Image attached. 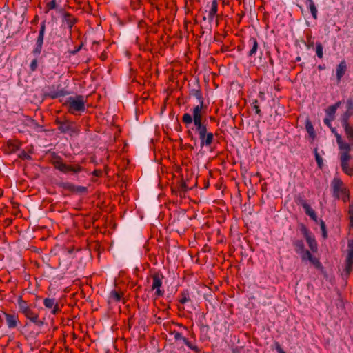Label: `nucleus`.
<instances>
[{"label":"nucleus","instance_id":"obj_21","mask_svg":"<svg viewBox=\"0 0 353 353\" xmlns=\"http://www.w3.org/2000/svg\"><path fill=\"white\" fill-rule=\"evenodd\" d=\"M307 243L312 252H316L318 245L314 235H311L305 239Z\"/></svg>","mask_w":353,"mask_h":353},{"label":"nucleus","instance_id":"obj_5","mask_svg":"<svg viewBox=\"0 0 353 353\" xmlns=\"http://www.w3.org/2000/svg\"><path fill=\"white\" fill-rule=\"evenodd\" d=\"M50 163L55 169L65 174L69 173L77 174L83 170V168L79 164H66L63 158L55 152L51 154Z\"/></svg>","mask_w":353,"mask_h":353},{"label":"nucleus","instance_id":"obj_64","mask_svg":"<svg viewBox=\"0 0 353 353\" xmlns=\"http://www.w3.org/2000/svg\"><path fill=\"white\" fill-rule=\"evenodd\" d=\"M296 61H301V57H297L296 59Z\"/></svg>","mask_w":353,"mask_h":353},{"label":"nucleus","instance_id":"obj_34","mask_svg":"<svg viewBox=\"0 0 353 353\" xmlns=\"http://www.w3.org/2000/svg\"><path fill=\"white\" fill-rule=\"evenodd\" d=\"M252 108L254 110L255 114L261 117V112L259 108V102L257 99H254L252 102Z\"/></svg>","mask_w":353,"mask_h":353},{"label":"nucleus","instance_id":"obj_63","mask_svg":"<svg viewBox=\"0 0 353 353\" xmlns=\"http://www.w3.org/2000/svg\"><path fill=\"white\" fill-rule=\"evenodd\" d=\"M3 190L1 188H0V198L3 196Z\"/></svg>","mask_w":353,"mask_h":353},{"label":"nucleus","instance_id":"obj_43","mask_svg":"<svg viewBox=\"0 0 353 353\" xmlns=\"http://www.w3.org/2000/svg\"><path fill=\"white\" fill-rule=\"evenodd\" d=\"M315 160H316V161L317 163L318 167L320 169H322L323 165V159L319 155V154L317 152L316 150H315Z\"/></svg>","mask_w":353,"mask_h":353},{"label":"nucleus","instance_id":"obj_19","mask_svg":"<svg viewBox=\"0 0 353 353\" xmlns=\"http://www.w3.org/2000/svg\"><path fill=\"white\" fill-rule=\"evenodd\" d=\"M347 70V64L345 60H343L336 67V80L337 83L341 82V78L345 74Z\"/></svg>","mask_w":353,"mask_h":353},{"label":"nucleus","instance_id":"obj_27","mask_svg":"<svg viewBox=\"0 0 353 353\" xmlns=\"http://www.w3.org/2000/svg\"><path fill=\"white\" fill-rule=\"evenodd\" d=\"M353 268V259L347 257L345 260V265L344 268V271L346 272L347 275H349L352 271Z\"/></svg>","mask_w":353,"mask_h":353},{"label":"nucleus","instance_id":"obj_48","mask_svg":"<svg viewBox=\"0 0 353 353\" xmlns=\"http://www.w3.org/2000/svg\"><path fill=\"white\" fill-rule=\"evenodd\" d=\"M350 191L349 190H345L344 191V193L343 194L341 195V199L344 202V203H346L349 200H350Z\"/></svg>","mask_w":353,"mask_h":353},{"label":"nucleus","instance_id":"obj_18","mask_svg":"<svg viewBox=\"0 0 353 353\" xmlns=\"http://www.w3.org/2000/svg\"><path fill=\"white\" fill-rule=\"evenodd\" d=\"M218 11V2L217 0H213L210 10L208 12V17L205 16L203 17V19L205 21L208 19L210 22L214 20V17L216 15Z\"/></svg>","mask_w":353,"mask_h":353},{"label":"nucleus","instance_id":"obj_33","mask_svg":"<svg viewBox=\"0 0 353 353\" xmlns=\"http://www.w3.org/2000/svg\"><path fill=\"white\" fill-rule=\"evenodd\" d=\"M308 261H310V262L314 265V266L316 268V269H319V270H321L323 268V265L321 264V263L319 261V259L315 257V256H312L311 258H310L308 259Z\"/></svg>","mask_w":353,"mask_h":353},{"label":"nucleus","instance_id":"obj_15","mask_svg":"<svg viewBox=\"0 0 353 353\" xmlns=\"http://www.w3.org/2000/svg\"><path fill=\"white\" fill-rule=\"evenodd\" d=\"M43 305L44 307L50 310V313L53 315H57L59 314L61 311L58 302L54 298H45L43 299Z\"/></svg>","mask_w":353,"mask_h":353},{"label":"nucleus","instance_id":"obj_49","mask_svg":"<svg viewBox=\"0 0 353 353\" xmlns=\"http://www.w3.org/2000/svg\"><path fill=\"white\" fill-rule=\"evenodd\" d=\"M178 190L180 193H181V192L184 193L185 192H186L187 185L185 181H180L179 187H178Z\"/></svg>","mask_w":353,"mask_h":353},{"label":"nucleus","instance_id":"obj_23","mask_svg":"<svg viewBox=\"0 0 353 353\" xmlns=\"http://www.w3.org/2000/svg\"><path fill=\"white\" fill-rule=\"evenodd\" d=\"M293 246L294 247L295 252L297 254H301V252L305 250V245L302 240H294L293 241Z\"/></svg>","mask_w":353,"mask_h":353},{"label":"nucleus","instance_id":"obj_1","mask_svg":"<svg viewBox=\"0 0 353 353\" xmlns=\"http://www.w3.org/2000/svg\"><path fill=\"white\" fill-rule=\"evenodd\" d=\"M336 143L339 150V158L342 171L347 176H353V165H350L352 155L350 152L353 148L352 141H345L342 136L336 137Z\"/></svg>","mask_w":353,"mask_h":353},{"label":"nucleus","instance_id":"obj_46","mask_svg":"<svg viewBox=\"0 0 353 353\" xmlns=\"http://www.w3.org/2000/svg\"><path fill=\"white\" fill-rule=\"evenodd\" d=\"M38 68V61L37 58H34L30 63V70L31 72H34Z\"/></svg>","mask_w":353,"mask_h":353},{"label":"nucleus","instance_id":"obj_57","mask_svg":"<svg viewBox=\"0 0 353 353\" xmlns=\"http://www.w3.org/2000/svg\"><path fill=\"white\" fill-rule=\"evenodd\" d=\"M259 98L261 101H263L265 99V93L263 91H260L259 93Z\"/></svg>","mask_w":353,"mask_h":353},{"label":"nucleus","instance_id":"obj_45","mask_svg":"<svg viewBox=\"0 0 353 353\" xmlns=\"http://www.w3.org/2000/svg\"><path fill=\"white\" fill-rule=\"evenodd\" d=\"M19 158L21 160H31V156L28 154L26 151L22 150L18 155Z\"/></svg>","mask_w":353,"mask_h":353},{"label":"nucleus","instance_id":"obj_22","mask_svg":"<svg viewBox=\"0 0 353 353\" xmlns=\"http://www.w3.org/2000/svg\"><path fill=\"white\" fill-rule=\"evenodd\" d=\"M123 296L122 292H118L117 290H112L110 292L109 295V301L114 302H119Z\"/></svg>","mask_w":353,"mask_h":353},{"label":"nucleus","instance_id":"obj_44","mask_svg":"<svg viewBox=\"0 0 353 353\" xmlns=\"http://www.w3.org/2000/svg\"><path fill=\"white\" fill-rule=\"evenodd\" d=\"M301 259L303 261L308 260L312 256V254L310 253V252L307 250H303V252H301Z\"/></svg>","mask_w":353,"mask_h":353},{"label":"nucleus","instance_id":"obj_35","mask_svg":"<svg viewBox=\"0 0 353 353\" xmlns=\"http://www.w3.org/2000/svg\"><path fill=\"white\" fill-rule=\"evenodd\" d=\"M348 215L350 219L349 226L350 228H353V200L348 206Z\"/></svg>","mask_w":353,"mask_h":353},{"label":"nucleus","instance_id":"obj_61","mask_svg":"<svg viewBox=\"0 0 353 353\" xmlns=\"http://www.w3.org/2000/svg\"><path fill=\"white\" fill-rule=\"evenodd\" d=\"M314 41H312V42H310V43H309L307 44V47H308V48H312V47H313V46H314Z\"/></svg>","mask_w":353,"mask_h":353},{"label":"nucleus","instance_id":"obj_3","mask_svg":"<svg viewBox=\"0 0 353 353\" xmlns=\"http://www.w3.org/2000/svg\"><path fill=\"white\" fill-rule=\"evenodd\" d=\"M207 106L204 103H199L198 105L193 107L192 109V114L185 113L181 119L182 122L186 127H188L192 123L194 126L201 125L206 124L205 121H203V117L206 114Z\"/></svg>","mask_w":353,"mask_h":353},{"label":"nucleus","instance_id":"obj_31","mask_svg":"<svg viewBox=\"0 0 353 353\" xmlns=\"http://www.w3.org/2000/svg\"><path fill=\"white\" fill-rule=\"evenodd\" d=\"M57 8V2L56 0H50L48 1L44 8V12L46 14L48 13L50 10H54Z\"/></svg>","mask_w":353,"mask_h":353},{"label":"nucleus","instance_id":"obj_56","mask_svg":"<svg viewBox=\"0 0 353 353\" xmlns=\"http://www.w3.org/2000/svg\"><path fill=\"white\" fill-rule=\"evenodd\" d=\"M188 137L190 139L191 141H196V139L194 137L192 132L190 130L187 131Z\"/></svg>","mask_w":353,"mask_h":353},{"label":"nucleus","instance_id":"obj_37","mask_svg":"<svg viewBox=\"0 0 353 353\" xmlns=\"http://www.w3.org/2000/svg\"><path fill=\"white\" fill-rule=\"evenodd\" d=\"M61 187H62L63 189H65L66 190H68L72 192H74L75 185H74L72 183H69V182L63 183L61 185Z\"/></svg>","mask_w":353,"mask_h":353},{"label":"nucleus","instance_id":"obj_59","mask_svg":"<svg viewBox=\"0 0 353 353\" xmlns=\"http://www.w3.org/2000/svg\"><path fill=\"white\" fill-rule=\"evenodd\" d=\"M100 59L101 61H105L107 59V54L105 52L101 53V54L100 55Z\"/></svg>","mask_w":353,"mask_h":353},{"label":"nucleus","instance_id":"obj_39","mask_svg":"<svg viewBox=\"0 0 353 353\" xmlns=\"http://www.w3.org/2000/svg\"><path fill=\"white\" fill-rule=\"evenodd\" d=\"M320 227H321V230L322 232L323 238L324 239H327V230H326V225H325V222L322 219L320 220Z\"/></svg>","mask_w":353,"mask_h":353},{"label":"nucleus","instance_id":"obj_50","mask_svg":"<svg viewBox=\"0 0 353 353\" xmlns=\"http://www.w3.org/2000/svg\"><path fill=\"white\" fill-rule=\"evenodd\" d=\"M172 334H174V338L176 341L181 340L184 343V340L188 339L187 338L183 336L181 333L176 331H174Z\"/></svg>","mask_w":353,"mask_h":353},{"label":"nucleus","instance_id":"obj_26","mask_svg":"<svg viewBox=\"0 0 353 353\" xmlns=\"http://www.w3.org/2000/svg\"><path fill=\"white\" fill-rule=\"evenodd\" d=\"M190 95L196 98L199 103H204V99L202 95V92L199 89H192L190 93Z\"/></svg>","mask_w":353,"mask_h":353},{"label":"nucleus","instance_id":"obj_30","mask_svg":"<svg viewBox=\"0 0 353 353\" xmlns=\"http://www.w3.org/2000/svg\"><path fill=\"white\" fill-rule=\"evenodd\" d=\"M184 344L190 350L194 351L195 353H201V349L199 348L197 345L193 344L191 341H190L188 339L184 340Z\"/></svg>","mask_w":353,"mask_h":353},{"label":"nucleus","instance_id":"obj_28","mask_svg":"<svg viewBox=\"0 0 353 353\" xmlns=\"http://www.w3.org/2000/svg\"><path fill=\"white\" fill-rule=\"evenodd\" d=\"M334 119H331V118L330 117H325L323 120V122L324 123L330 128V129L331 130V132L334 134L335 137L336 138V137L339 135V136H341L340 134H339L337 132V131L336 130L335 128L332 127V124H331V121H333Z\"/></svg>","mask_w":353,"mask_h":353},{"label":"nucleus","instance_id":"obj_24","mask_svg":"<svg viewBox=\"0 0 353 353\" xmlns=\"http://www.w3.org/2000/svg\"><path fill=\"white\" fill-rule=\"evenodd\" d=\"M305 212L307 215H308L311 219L317 222V216L315 211L311 208V206L308 204L305 208H303Z\"/></svg>","mask_w":353,"mask_h":353},{"label":"nucleus","instance_id":"obj_4","mask_svg":"<svg viewBox=\"0 0 353 353\" xmlns=\"http://www.w3.org/2000/svg\"><path fill=\"white\" fill-rule=\"evenodd\" d=\"M345 108V111L340 116L339 121L348 141H352L353 124L350 123V119L353 117V99L350 98L347 100Z\"/></svg>","mask_w":353,"mask_h":353},{"label":"nucleus","instance_id":"obj_51","mask_svg":"<svg viewBox=\"0 0 353 353\" xmlns=\"http://www.w3.org/2000/svg\"><path fill=\"white\" fill-rule=\"evenodd\" d=\"M87 190H88V189L86 187L81 186V185H75L74 192L84 193V192H86Z\"/></svg>","mask_w":353,"mask_h":353},{"label":"nucleus","instance_id":"obj_58","mask_svg":"<svg viewBox=\"0 0 353 353\" xmlns=\"http://www.w3.org/2000/svg\"><path fill=\"white\" fill-rule=\"evenodd\" d=\"M93 175L96 176H100L101 174V170H94L92 172Z\"/></svg>","mask_w":353,"mask_h":353},{"label":"nucleus","instance_id":"obj_8","mask_svg":"<svg viewBox=\"0 0 353 353\" xmlns=\"http://www.w3.org/2000/svg\"><path fill=\"white\" fill-rule=\"evenodd\" d=\"M56 125H58V130L61 133L68 134L70 136L78 134L80 132L79 127L75 122L67 119L61 121L57 118L55 120Z\"/></svg>","mask_w":353,"mask_h":353},{"label":"nucleus","instance_id":"obj_38","mask_svg":"<svg viewBox=\"0 0 353 353\" xmlns=\"http://www.w3.org/2000/svg\"><path fill=\"white\" fill-rule=\"evenodd\" d=\"M347 247L348 249L347 257L353 259V239L348 240Z\"/></svg>","mask_w":353,"mask_h":353},{"label":"nucleus","instance_id":"obj_9","mask_svg":"<svg viewBox=\"0 0 353 353\" xmlns=\"http://www.w3.org/2000/svg\"><path fill=\"white\" fill-rule=\"evenodd\" d=\"M152 283L151 290H155V296L157 298L162 297L164 295V290L161 288L163 285V279L164 276L161 273L156 272L151 275Z\"/></svg>","mask_w":353,"mask_h":353},{"label":"nucleus","instance_id":"obj_40","mask_svg":"<svg viewBox=\"0 0 353 353\" xmlns=\"http://www.w3.org/2000/svg\"><path fill=\"white\" fill-rule=\"evenodd\" d=\"M309 8L311 11V14L314 19H317V9L314 2L309 3Z\"/></svg>","mask_w":353,"mask_h":353},{"label":"nucleus","instance_id":"obj_53","mask_svg":"<svg viewBox=\"0 0 353 353\" xmlns=\"http://www.w3.org/2000/svg\"><path fill=\"white\" fill-rule=\"evenodd\" d=\"M274 345L278 353H285L278 341H275Z\"/></svg>","mask_w":353,"mask_h":353},{"label":"nucleus","instance_id":"obj_41","mask_svg":"<svg viewBox=\"0 0 353 353\" xmlns=\"http://www.w3.org/2000/svg\"><path fill=\"white\" fill-rule=\"evenodd\" d=\"M309 8L311 11V14L314 19H317V9L314 2L309 3Z\"/></svg>","mask_w":353,"mask_h":353},{"label":"nucleus","instance_id":"obj_36","mask_svg":"<svg viewBox=\"0 0 353 353\" xmlns=\"http://www.w3.org/2000/svg\"><path fill=\"white\" fill-rule=\"evenodd\" d=\"M323 46L321 43L317 42L316 43V52L319 58L322 59L323 56Z\"/></svg>","mask_w":353,"mask_h":353},{"label":"nucleus","instance_id":"obj_13","mask_svg":"<svg viewBox=\"0 0 353 353\" xmlns=\"http://www.w3.org/2000/svg\"><path fill=\"white\" fill-rule=\"evenodd\" d=\"M45 30H46V21H43L41 23L39 35H38V37H37V39L36 41V46L32 50V53L36 56H39L41 52L43 44Z\"/></svg>","mask_w":353,"mask_h":353},{"label":"nucleus","instance_id":"obj_60","mask_svg":"<svg viewBox=\"0 0 353 353\" xmlns=\"http://www.w3.org/2000/svg\"><path fill=\"white\" fill-rule=\"evenodd\" d=\"M325 68V65H319L318 66V69H319V70H324Z\"/></svg>","mask_w":353,"mask_h":353},{"label":"nucleus","instance_id":"obj_54","mask_svg":"<svg viewBox=\"0 0 353 353\" xmlns=\"http://www.w3.org/2000/svg\"><path fill=\"white\" fill-rule=\"evenodd\" d=\"M274 345L278 353H285L278 341H275Z\"/></svg>","mask_w":353,"mask_h":353},{"label":"nucleus","instance_id":"obj_62","mask_svg":"<svg viewBox=\"0 0 353 353\" xmlns=\"http://www.w3.org/2000/svg\"><path fill=\"white\" fill-rule=\"evenodd\" d=\"M177 325H178L179 327H183V328H184V329L187 330V327H186V326L183 325L181 323H177Z\"/></svg>","mask_w":353,"mask_h":353},{"label":"nucleus","instance_id":"obj_6","mask_svg":"<svg viewBox=\"0 0 353 353\" xmlns=\"http://www.w3.org/2000/svg\"><path fill=\"white\" fill-rule=\"evenodd\" d=\"M86 100L83 95L79 94L74 97L68 98L64 105L68 106V112L71 114L76 112H83L85 110Z\"/></svg>","mask_w":353,"mask_h":353},{"label":"nucleus","instance_id":"obj_2","mask_svg":"<svg viewBox=\"0 0 353 353\" xmlns=\"http://www.w3.org/2000/svg\"><path fill=\"white\" fill-rule=\"evenodd\" d=\"M17 301L19 313L22 314L37 327L40 328L44 325L46 319L44 317L41 319L39 313L33 310L31 304L23 299L22 296H18Z\"/></svg>","mask_w":353,"mask_h":353},{"label":"nucleus","instance_id":"obj_11","mask_svg":"<svg viewBox=\"0 0 353 353\" xmlns=\"http://www.w3.org/2000/svg\"><path fill=\"white\" fill-rule=\"evenodd\" d=\"M60 12L61 13L62 26L68 28L70 34H71L73 26L79 21L78 18L63 9L60 10Z\"/></svg>","mask_w":353,"mask_h":353},{"label":"nucleus","instance_id":"obj_29","mask_svg":"<svg viewBox=\"0 0 353 353\" xmlns=\"http://www.w3.org/2000/svg\"><path fill=\"white\" fill-rule=\"evenodd\" d=\"M184 344L190 350L194 351L195 353H201V349L199 348L197 345L193 344L191 341H190L188 339L184 340Z\"/></svg>","mask_w":353,"mask_h":353},{"label":"nucleus","instance_id":"obj_47","mask_svg":"<svg viewBox=\"0 0 353 353\" xmlns=\"http://www.w3.org/2000/svg\"><path fill=\"white\" fill-rule=\"evenodd\" d=\"M301 231L302 232L305 239L307 238L308 236L312 235L311 232L308 230L307 227L304 225L303 224L301 225Z\"/></svg>","mask_w":353,"mask_h":353},{"label":"nucleus","instance_id":"obj_52","mask_svg":"<svg viewBox=\"0 0 353 353\" xmlns=\"http://www.w3.org/2000/svg\"><path fill=\"white\" fill-rule=\"evenodd\" d=\"M274 345L278 353H285L278 341H275Z\"/></svg>","mask_w":353,"mask_h":353},{"label":"nucleus","instance_id":"obj_20","mask_svg":"<svg viewBox=\"0 0 353 353\" xmlns=\"http://www.w3.org/2000/svg\"><path fill=\"white\" fill-rule=\"evenodd\" d=\"M341 103L342 102L341 101H339L336 102L334 104L330 105L325 110L327 117H330L331 118V119H334L336 110L341 106Z\"/></svg>","mask_w":353,"mask_h":353},{"label":"nucleus","instance_id":"obj_7","mask_svg":"<svg viewBox=\"0 0 353 353\" xmlns=\"http://www.w3.org/2000/svg\"><path fill=\"white\" fill-rule=\"evenodd\" d=\"M195 132L199 135L201 148L210 147L214 141V134L208 132L207 124L195 127Z\"/></svg>","mask_w":353,"mask_h":353},{"label":"nucleus","instance_id":"obj_55","mask_svg":"<svg viewBox=\"0 0 353 353\" xmlns=\"http://www.w3.org/2000/svg\"><path fill=\"white\" fill-rule=\"evenodd\" d=\"M83 46V43H81V44L77 47H75V48L73 50L69 51V53L70 54L75 55L78 52H79L82 49Z\"/></svg>","mask_w":353,"mask_h":353},{"label":"nucleus","instance_id":"obj_25","mask_svg":"<svg viewBox=\"0 0 353 353\" xmlns=\"http://www.w3.org/2000/svg\"><path fill=\"white\" fill-rule=\"evenodd\" d=\"M305 129L312 139L315 137V131L313 125L310 119H307L305 121Z\"/></svg>","mask_w":353,"mask_h":353},{"label":"nucleus","instance_id":"obj_42","mask_svg":"<svg viewBox=\"0 0 353 353\" xmlns=\"http://www.w3.org/2000/svg\"><path fill=\"white\" fill-rule=\"evenodd\" d=\"M295 202L297 205H301L303 208H305L308 205L307 201L301 196H299L295 199Z\"/></svg>","mask_w":353,"mask_h":353},{"label":"nucleus","instance_id":"obj_10","mask_svg":"<svg viewBox=\"0 0 353 353\" xmlns=\"http://www.w3.org/2000/svg\"><path fill=\"white\" fill-rule=\"evenodd\" d=\"M68 94H69V92L65 89L61 88L60 85H48L46 88V90L44 92V96L52 99H54L61 97H64Z\"/></svg>","mask_w":353,"mask_h":353},{"label":"nucleus","instance_id":"obj_14","mask_svg":"<svg viewBox=\"0 0 353 353\" xmlns=\"http://www.w3.org/2000/svg\"><path fill=\"white\" fill-rule=\"evenodd\" d=\"M2 314L4 316L5 323L9 329L17 328L20 324V320L17 314H10L2 311Z\"/></svg>","mask_w":353,"mask_h":353},{"label":"nucleus","instance_id":"obj_32","mask_svg":"<svg viewBox=\"0 0 353 353\" xmlns=\"http://www.w3.org/2000/svg\"><path fill=\"white\" fill-rule=\"evenodd\" d=\"M190 301V296H189L188 291V290L182 291L180 293L179 302L181 304H185V303H187V302H188Z\"/></svg>","mask_w":353,"mask_h":353},{"label":"nucleus","instance_id":"obj_16","mask_svg":"<svg viewBox=\"0 0 353 353\" xmlns=\"http://www.w3.org/2000/svg\"><path fill=\"white\" fill-rule=\"evenodd\" d=\"M21 146V143L20 141L17 139H10L6 142L4 146V151L6 154H8L14 153L19 150Z\"/></svg>","mask_w":353,"mask_h":353},{"label":"nucleus","instance_id":"obj_12","mask_svg":"<svg viewBox=\"0 0 353 353\" xmlns=\"http://www.w3.org/2000/svg\"><path fill=\"white\" fill-rule=\"evenodd\" d=\"M331 185L333 190V196L336 199H340L341 195L344 193V191L348 190V188L344 185L343 182L339 178H334Z\"/></svg>","mask_w":353,"mask_h":353},{"label":"nucleus","instance_id":"obj_17","mask_svg":"<svg viewBox=\"0 0 353 353\" xmlns=\"http://www.w3.org/2000/svg\"><path fill=\"white\" fill-rule=\"evenodd\" d=\"M247 47L249 48L248 56L250 57H254L259 49V43L255 37H250L247 42Z\"/></svg>","mask_w":353,"mask_h":353}]
</instances>
